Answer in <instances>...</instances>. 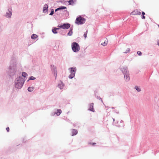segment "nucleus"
I'll list each match as a JSON object with an SVG mask.
<instances>
[{
	"label": "nucleus",
	"mask_w": 159,
	"mask_h": 159,
	"mask_svg": "<svg viewBox=\"0 0 159 159\" xmlns=\"http://www.w3.org/2000/svg\"><path fill=\"white\" fill-rule=\"evenodd\" d=\"M58 87L61 89H62L63 88V86H64V85L63 82L60 81L59 82V83L58 84Z\"/></svg>",
	"instance_id": "2eb2a0df"
},
{
	"label": "nucleus",
	"mask_w": 159,
	"mask_h": 159,
	"mask_svg": "<svg viewBox=\"0 0 159 159\" xmlns=\"http://www.w3.org/2000/svg\"><path fill=\"white\" fill-rule=\"evenodd\" d=\"M59 33H60V34H63V35H64L63 34V32L62 31H60L59 32Z\"/></svg>",
	"instance_id": "4c0bfd02"
},
{
	"label": "nucleus",
	"mask_w": 159,
	"mask_h": 159,
	"mask_svg": "<svg viewBox=\"0 0 159 159\" xmlns=\"http://www.w3.org/2000/svg\"><path fill=\"white\" fill-rule=\"evenodd\" d=\"M25 81V80L21 76L17 77L14 81L15 87L18 89H21L23 87Z\"/></svg>",
	"instance_id": "f03ea898"
},
{
	"label": "nucleus",
	"mask_w": 159,
	"mask_h": 159,
	"mask_svg": "<svg viewBox=\"0 0 159 159\" xmlns=\"http://www.w3.org/2000/svg\"><path fill=\"white\" fill-rule=\"evenodd\" d=\"M86 19L84 17L79 16L77 17L75 21V23L78 25H82L85 23Z\"/></svg>",
	"instance_id": "39448f33"
},
{
	"label": "nucleus",
	"mask_w": 159,
	"mask_h": 159,
	"mask_svg": "<svg viewBox=\"0 0 159 159\" xmlns=\"http://www.w3.org/2000/svg\"><path fill=\"white\" fill-rule=\"evenodd\" d=\"M137 53L139 56H141L142 55V52L140 51H138Z\"/></svg>",
	"instance_id": "2f4dec72"
},
{
	"label": "nucleus",
	"mask_w": 159,
	"mask_h": 159,
	"mask_svg": "<svg viewBox=\"0 0 159 159\" xmlns=\"http://www.w3.org/2000/svg\"><path fill=\"white\" fill-rule=\"evenodd\" d=\"M112 119L113 120V121H115V119L114 118H112Z\"/></svg>",
	"instance_id": "ea45409f"
},
{
	"label": "nucleus",
	"mask_w": 159,
	"mask_h": 159,
	"mask_svg": "<svg viewBox=\"0 0 159 159\" xmlns=\"http://www.w3.org/2000/svg\"><path fill=\"white\" fill-rule=\"evenodd\" d=\"M157 44H158V45L159 46V42H157Z\"/></svg>",
	"instance_id": "79ce46f5"
},
{
	"label": "nucleus",
	"mask_w": 159,
	"mask_h": 159,
	"mask_svg": "<svg viewBox=\"0 0 159 159\" xmlns=\"http://www.w3.org/2000/svg\"><path fill=\"white\" fill-rule=\"evenodd\" d=\"M71 132L72 134V135L74 136L76 135L77 134L78 131L76 129H71Z\"/></svg>",
	"instance_id": "6ab92c4d"
},
{
	"label": "nucleus",
	"mask_w": 159,
	"mask_h": 159,
	"mask_svg": "<svg viewBox=\"0 0 159 159\" xmlns=\"http://www.w3.org/2000/svg\"><path fill=\"white\" fill-rule=\"evenodd\" d=\"M89 108L88 110L94 112L95 111L94 109L93 108V103H92L89 104Z\"/></svg>",
	"instance_id": "f8f14e48"
},
{
	"label": "nucleus",
	"mask_w": 159,
	"mask_h": 159,
	"mask_svg": "<svg viewBox=\"0 0 159 159\" xmlns=\"http://www.w3.org/2000/svg\"><path fill=\"white\" fill-rule=\"evenodd\" d=\"M66 8H67L66 7L63 6H61L59 7L56 9L55 10V11L56 12L59 10H63V9H66Z\"/></svg>",
	"instance_id": "dca6fc26"
},
{
	"label": "nucleus",
	"mask_w": 159,
	"mask_h": 159,
	"mask_svg": "<svg viewBox=\"0 0 159 159\" xmlns=\"http://www.w3.org/2000/svg\"><path fill=\"white\" fill-rule=\"evenodd\" d=\"M112 109H114V107H112Z\"/></svg>",
	"instance_id": "37998d69"
},
{
	"label": "nucleus",
	"mask_w": 159,
	"mask_h": 159,
	"mask_svg": "<svg viewBox=\"0 0 159 159\" xmlns=\"http://www.w3.org/2000/svg\"><path fill=\"white\" fill-rule=\"evenodd\" d=\"M120 70L124 75V78L126 81L128 82L130 79L129 72L128 70V67L126 66H122L120 68Z\"/></svg>",
	"instance_id": "7ed1b4c3"
},
{
	"label": "nucleus",
	"mask_w": 159,
	"mask_h": 159,
	"mask_svg": "<svg viewBox=\"0 0 159 159\" xmlns=\"http://www.w3.org/2000/svg\"><path fill=\"white\" fill-rule=\"evenodd\" d=\"M54 14V10L53 9H52L51 11V12L49 14V15L50 16H52Z\"/></svg>",
	"instance_id": "cd10ccee"
},
{
	"label": "nucleus",
	"mask_w": 159,
	"mask_h": 159,
	"mask_svg": "<svg viewBox=\"0 0 159 159\" xmlns=\"http://www.w3.org/2000/svg\"><path fill=\"white\" fill-rule=\"evenodd\" d=\"M22 76L25 78L27 75V74L25 72H22Z\"/></svg>",
	"instance_id": "5701e85b"
},
{
	"label": "nucleus",
	"mask_w": 159,
	"mask_h": 159,
	"mask_svg": "<svg viewBox=\"0 0 159 159\" xmlns=\"http://www.w3.org/2000/svg\"><path fill=\"white\" fill-rule=\"evenodd\" d=\"M70 24L68 23L61 24L60 25H58V27L63 29H68L70 28Z\"/></svg>",
	"instance_id": "423d86ee"
},
{
	"label": "nucleus",
	"mask_w": 159,
	"mask_h": 159,
	"mask_svg": "<svg viewBox=\"0 0 159 159\" xmlns=\"http://www.w3.org/2000/svg\"><path fill=\"white\" fill-rule=\"evenodd\" d=\"M51 70L52 71L53 74H54V76L55 77V79H56L57 75V70L56 67L55 66L54 68H52Z\"/></svg>",
	"instance_id": "9b49d317"
},
{
	"label": "nucleus",
	"mask_w": 159,
	"mask_h": 159,
	"mask_svg": "<svg viewBox=\"0 0 159 159\" xmlns=\"http://www.w3.org/2000/svg\"><path fill=\"white\" fill-rule=\"evenodd\" d=\"M61 110L60 109H58L56 112H54L51 114V116H53L55 114H56L57 116H59L61 113Z\"/></svg>",
	"instance_id": "9d476101"
},
{
	"label": "nucleus",
	"mask_w": 159,
	"mask_h": 159,
	"mask_svg": "<svg viewBox=\"0 0 159 159\" xmlns=\"http://www.w3.org/2000/svg\"><path fill=\"white\" fill-rule=\"evenodd\" d=\"M38 37V36L34 34H33L31 36V38L32 39H35Z\"/></svg>",
	"instance_id": "aec40b11"
},
{
	"label": "nucleus",
	"mask_w": 159,
	"mask_h": 159,
	"mask_svg": "<svg viewBox=\"0 0 159 159\" xmlns=\"http://www.w3.org/2000/svg\"><path fill=\"white\" fill-rule=\"evenodd\" d=\"M57 28L59 29V30L61 28H60L59 27H57Z\"/></svg>",
	"instance_id": "a19ab883"
},
{
	"label": "nucleus",
	"mask_w": 159,
	"mask_h": 159,
	"mask_svg": "<svg viewBox=\"0 0 159 159\" xmlns=\"http://www.w3.org/2000/svg\"><path fill=\"white\" fill-rule=\"evenodd\" d=\"M135 89L138 92H140L141 91V89L138 86H135Z\"/></svg>",
	"instance_id": "a878e982"
},
{
	"label": "nucleus",
	"mask_w": 159,
	"mask_h": 159,
	"mask_svg": "<svg viewBox=\"0 0 159 159\" xmlns=\"http://www.w3.org/2000/svg\"><path fill=\"white\" fill-rule=\"evenodd\" d=\"M48 5L46 4H45L43 7V12L44 13H47L48 11Z\"/></svg>",
	"instance_id": "ddd939ff"
},
{
	"label": "nucleus",
	"mask_w": 159,
	"mask_h": 159,
	"mask_svg": "<svg viewBox=\"0 0 159 159\" xmlns=\"http://www.w3.org/2000/svg\"><path fill=\"white\" fill-rule=\"evenodd\" d=\"M89 144H92V146H94V145H95L96 143H89Z\"/></svg>",
	"instance_id": "f704fd0d"
},
{
	"label": "nucleus",
	"mask_w": 159,
	"mask_h": 159,
	"mask_svg": "<svg viewBox=\"0 0 159 159\" xmlns=\"http://www.w3.org/2000/svg\"><path fill=\"white\" fill-rule=\"evenodd\" d=\"M17 72L16 61L14 60H12L7 71V74L9 76L12 77L16 75Z\"/></svg>",
	"instance_id": "f257e3e1"
},
{
	"label": "nucleus",
	"mask_w": 159,
	"mask_h": 159,
	"mask_svg": "<svg viewBox=\"0 0 159 159\" xmlns=\"http://www.w3.org/2000/svg\"><path fill=\"white\" fill-rule=\"evenodd\" d=\"M51 67H53V68L55 67V66H54V65H51Z\"/></svg>",
	"instance_id": "58836bf2"
},
{
	"label": "nucleus",
	"mask_w": 159,
	"mask_h": 159,
	"mask_svg": "<svg viewBox=\"0 0 159 159\" xmlns=\"http://www.w3.org/2000/svg\"><path fill=\"white\" fill-rule=\"evenodd\" d=\"M69 70L70 71V73L71 74H74L75 75L76 71V68L75 67H73L69 68Z\"/></svg>",
	"instance_id": "6e6552de"
},
{
	"label": "nucleus",
	"mask_w": 159,
	"mask_h": 159,
	"mask_svg": "<svg viewBox=\"0 0 159 159\" xmlns=\"http://www.w3.org/2000/svg\"><path fill=\"white\" fill-rule=\"evenodd\" d=\"M97 98L99 100H100L101 101V102H102V103H103V102L102 99L101 98H100V97H98V96H97Z\"/></svg>",
	"instance_id": "c85d7f7f"
},
{
	"label": "nucleus",
	"mask_w": 159,
	"mask_h": 159,
	"mask_svg": "<svg viewBox=\"0 0 159 159\" xmlns=\"http://www.w3.org/2000/svg\"><path fill=\"white\" fill-rule=\"evenodd\" d=\"M6 130L7 132H9V127H7L6 128Z\"/></svg>",
	"instance_id": "e433bc0d"
},
{
	"label": "nucleus",
	"mask_w": 159,
	"mask_h": 159,
	"mask_svg": "<svg viewBox=\"0 0 159 159\" xmlns=\"http://www.w3.org/2000/svg\"><path fill=\"white\" fill-rule=\"evenodd\" d=\"M59 30V29L57 28V27H53L52 30V32L54 34H57L58 33L57 30Z\"/></svg>",
	"instance_id": "f3484780"
},
{
	"label": "nucleus",
	"mask_w": 159,
	"mask_h": 159,
	"mask_svg": "<svg viewBox=\"0 0 159 159\" xmlns=\"http://www.w3.org/2000/svg\"><path fill=\"white\" fill-rule=\"evenodd\" d=\"M114 111L115 112H116L117 114H118L119 113V111L118 110H115Z\"/></svg>",
	"instance_id": "c9c22d12"
},
{
	"label": "nucleus",
	"mask_w": 159,
	"mask_h": 159,
	"mask_svg": "<svg viewBox=\"0 0 159 159\" xmlns=\"http://www.w3.org/2000/svg\"><path fill=\"white\" fill-rule=\"evenodd\" d=\"M71 48L73 51L75 52H78L80 49V47L78 43L75 42L72 43Z\"/></svg>",
	"instance_id": "20e7f679"
},
{
	"label": "nucleus",
	"mask_w": 159,
	"mask_h": 159,
	"mask_svg": "<svg viewBox=\"0 0 159 159\" xmlns=\"http://www.w3.org/2000/svg\"><path fill=\"white\" fill-rule=\"evenodd\" d=\"M142 18L143 19H144L145 18V17L144 16V15H145V13L144 12L142 11Z\"/></svg>",
	"instance_id": "bb28decb"
},
{
	"label": "nucleus",
	"mask_w": 159,
	"mask_h": 159,
	"mask_svg": "<svg viewBox=\"0 0 159 159\" xmlns=\"http://www.w3.org/2000/svg\"><path fill=\"white\" fill-rule=\"evenodd\" d=\"M137 10H135L133 11H132L131 13V14L133 15H137Z\"/></svg>",
	"instance_id": "b1692460"
},
{
	"label": "nucleus",
	"mask_w": 159,
	"mask_h": 159,
	"mask_svg": "<svg viewBox=\"0 0 159 159\" xmlns=\"http://www.w3.org/2000/svg\"><path fill=\"white\" fill-rule=\"evenodd\" d=\"M105 41H105L104 42L102 43H101V44L103 46H105V45H106L107 44V43H106Z\"/></svg>",
	"instance_id": "7c9ffc66"
},
{
	"label": "nucleus",
	"mask_w": 159,
	"mask_h": 159,
	"mask_svg": "<svg viewBox=\"0 0 159 159\" xmlns=\"http://www.w3.org/2000/svg\"><path fill=\"white\" fill-rule=\"evenodd\" d=\"M130 51V50L129 48H128L127 49H126V50L125 52L124 53H127L128 52H129Z\"/></svg>",
	"instance_id": "c756f323"
},
{
	"label": "nucleus",
	"mask_w": 159,
	"mask_h": 159,
	"mask_svg": "<svg viewBox=\"0 0 159 159\" xmlns=\"http://www.w3.org/2000/svg\"><path fill=\"white\" fill-rule=\"evenodd\" d=\"M75 76V75L74 74H70L69 75L68 77L70 79H72L73 77H74Z\"/></svg>",
	"instance_id": "4be33fe9"
},
{
	"label": "nucleus",
	"mask_w": 159,
	"mask_h": 159,
	"mask_svg": "<svg viewBox=\"0 0 159 159\" xmlns=\"http://www.w3.org/2000/svg\"><path fill=\"white\" fill-rule=\"evenodd\" d=\"M73 26H72L71 28H70V30L69 31L68 33H67V35L70 36H71L73 34Z\"/></svg>",
	"instance_id": "a211bd4d"
},
{
	"label": "nucleus",
	"mask_w": 159,
	"mask_h": 159,
	"mask_svg": "<svg viewBox=\"0 0 159 159\" xmlns=\"http://www.w3.org/2000/svg\"><path fill=\"white\" fill-rule=\"evenodd\" d=\"M34 88L33 87H30L28 88V90L29 92H31L33 91Z\"/></svg>",
	"instance_id": "412c9836"
},
{
	"label": "nucleus",
	"mask_w": 159,
	"mask_h": 159,
	"mask_svg": "<svg viewBox=\"0 0 159 159\" xmlns=\"http://www.w3.org/2000/svg\"><path fill=\"white\" fill-rule=\"evenodd\" d=\"M117 124H118L116 126L119 127H124V122L122 120H121L120 122L119 123V124H118V122H117Z\"/></svg>",
	"instance_id": "4468645a"
},
{
	"label": "nucleus",
	"mask_w": 159,
	"mask_h": 159,
	"mask_svg": "<svg viewBox=\"0 0 159 159\" xmlns=\"http://www.w3.org/2000/svg\"><path fill=\"white\" fill-rule=\"evenodd\" d=\"M12 15V9L11 8H9L6 12L5 16L7 18H10Z\"/></svg>",
	"instance_id": "0eeeda50"
},
{
	"label": "nucleus",
	"mask_w": 159,
	"mask_h": 159,
	"mask_svg": "<svg viewBox=\"0 0 159 159\" xmlns=\"http://www.w3.org/2000/svg\"><path fill=\"white\" fill-rule=\"evenodd\" d=\"M35 79L36 78L35 77H33V76H31L29 78V80H28V81L29 80H35Z\"/></svg>",
	"instance_id": "393cba45"
},
{
	"label": "nucleus",
	"mask_w": 159,
	"mask_h": 159,
	"mask_svg": "<svg viewBox=\"0 0 159 159\" xmlns=\"http://www.w3.org/2000/svg\"><path fill=\"white\" fill-rule=\"evenodd\" d=\"M63 1H65V0H62Z\"/></svg>",
	"instance_id": "c03bdc74"
},
{
	"label": "nucleus",
	"mask_w": 159,
	"mask_h": 159,
	"mask_svg": "<svg viewBox=\"0 0 159 159\" xmlns=\"http://www.w3.org/2000/svg\"><path fill=\"white\" fill-rule=\"evenodd\" d=\"M137 15H140L141 14V12L140 11H138L137 10Z\"/></svg>",
	"instance_id": "72a5a7b5"
},
{
	"label": "nucleus",
	"mask_w": 159,
	"mask_h": 159,
	"mask_svg": "<svg viewBox=\"0 0 159 159\" xmlns=\"http://www.w3.org/2000/svg\"><path fill=\"white\" fill-rule=\"evenodd\" d=\"M87 31L84 34V38H86L87 37Z\"/></svg>",
	"instance_id": "473e14b6"
},
{
	"label": "nucleus",
	"mask_w": 159,
	"mask_h": 159,
	"mask_svg": "<svg viewBox=\"0 0 159 159\" xmlns=\"http://www.w3.org/2000/svg\"><path fill=\"white\" fill-rule=\"evenodd\" d=\"M67 2H68V5L71 6H74L75 5L76 3V0H69Z\"/></svg>",
	"instance_id": "1a4fd4ad"
}]
</instances>
